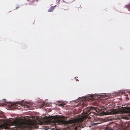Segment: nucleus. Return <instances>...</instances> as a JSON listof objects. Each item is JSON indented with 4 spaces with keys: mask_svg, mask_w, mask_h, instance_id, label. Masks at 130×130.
I'll return each instance as SVG.
<instances>
[{
    "mask_svg": "<svg viewBox=\"0 0 130 130\" xmlns=\"http://www.w3.org/2000/svg\"><path fill=\"white\" fill-rule=\"evenodd\" d=\"M126 92H128L129 93V92H130V90H128V91Z\"/></svg>",
    "mask_w": 130,
    "mask_h": 130,
    "instance_id": "15",
    "label": "nucleus"
},
{
    "mask_svg": "<svg viewBox=\"0 0 130 130\" xmlns=\"http://www.w3.org/2000/svg\"><path fill=\"white\" fill-rule=\"evenodd\" d=\"M82 122V120L79 119L69 121L58 119L54 122L53 123L57 130L61 129V125L64 126L63 127L65 128L64 130H77V127L80 126Z\"/></svg>",
    "mask_w": 130,
    "mask_h": 130,
    "instance_id": "2",
    "label": "nucleus"
},
{
    "mask_svg": "<svg viewBox=\"0 0 130 130\" xmlns=\"http://www.w3.org/2000/svg\"><path fill=\"white\" fill-rule=\"evenodd\" d=\"M18 104L22 106L25 108H29V107L34 106L33 105V103L31 102H28L23 100V101L18 102Z\"/></svg>",
    "mask_w": 130,
    "mask_h": 130,
    "instance_id": "4",
    "label": "nucleus"
},
{
    "mask_svg": "<svg viewBox=\"0 0 130 130\" xmlns=\"http://www.w3.org/2000/svg\"><path fill=\"white\" fill-rule=\"evenodd\" d=\"M14 106V105H13L12 104H11V106L12 107H14V106Z\"/></svg>",
    "mask_w": 130,
    "mask_h": 130,
    "instance_id": "14",
    "label": "nucleus"
},
{
    "mask_svg": "<svg viewBox=\"0 0 130 130\" xmlns=\"http://www.w3.org/2000/svg\"><path fill=\"white\" fill-rule=\"evenodd\" d=\"M9 122L10 124L6 122L4 120L0 119V130L4 129L7 130H32L37 127L38 125V123L33 118L29 119V121L27 122L13 120Z\"/></svg>",
    "mask_w": 130,
    "mask_h": 130,
    "instance_id": "1",
    "label": "nucleus"
},
{
    "mask_svg": "<svg viewBox=\"0 0 130 130\" xmlns=\"http://www.w3.org/2000/svg\"><path fill=\"white\" fill-rule=\"evenodd\" d=\"M98 124V123H93V124H92V125H96L97 124Z\"/></svg>",
    "mask_w": 130,
    "mask_h": 130,
    "instance_id": "11",
    "label": "nucleus"
},
{
    "mask_svg": "<svg viewBox=\"0 0 130 130\" xmlns=\"http://www.w3.org/2000/svg\"><path fill=\"white\" fill-rule=\"evenodd\" d=\"M3 101H4V104L2 105V106H3V105H5L6 104V103L5 102V99H4V100H3Z\"/></svg>",
    "mask_w": 130,
    "mask_h": 130,
    "instance_id": "12",
    "label": "nucleus"
},
{
    "mask_svg": "<svg viewBox=\"0 0 130 130\" xmlns=\"http://www.w3.org/2000/svg\"><path fill=\"white\" fill-rule=\"evenodd\" d=\"M58 101L59 102V103H60V104L58 105L63 107L64 105H66V103L67 102H64L63 101Z\"/></svg>",
    "mask_w": 130,
    "mask_h": 130,
    "instance_id": "7",
    "label": "nucleus"
},
{
    "mask_svg": "<svg viewBox=\"0 0 130 130\" xmlns=\"http://www.w3.org/2000/svg\"><path fill=\"white\" fill-rule=\"evenodd\" d=\"M116 94L115 93L111 94L109 93H103L101 94H94L93 95H91L90 96L84 97L82 99H81L79 101L78 100H75V102H77L80 101L77 105H80V106L83 107L84 106H86L87 103V101H93L96 100L95 101L98 100L99 101H101L102 99H106L108 98H111L112 97V96H116Z\"/></svg>",
    "mask_w": 130,
    "mask_h": 130,
    "instance_id": "3",
    "label": "nucleus"
},
{
    "mask_svg": "<svg viewBox=\"0 0 130 130\" xmlns=\"http://www.w3.org/2000/svg\"><path fill=\"white\" fill-rule=\"evenodd\" d=\"M38 103L39 104V105H40L39 107L40 108L45 106L47 105L46 104L44 101L41 102L40 103L39 102Z\"/></svg>",
    "mask_w": 130,
    "mask_h": 130,
    "instance_id": "6",
    "label": "nucleus"
},
{
    "mask_svg": "<svg viewBox=\"0 0 130 130\" xmlns=\"http://www.w3.org/2000/svg\"><path fill=\"white\" fill-rule=\"evenodd\" d=\"M108 130H114L112 128H111L109 129Z\"/></svg>",
    "mask_w": 130,
    "mask_h": 130,
    "instance_id": "13",
    "label": "nucleus"
},
{
    "mask_svg": "<svg viewBox=\"0 0 130 130\" xmlns=\"http://www.w3.org/2000/svg\"><path fill=\"white\" fill-rule=\"evenodd\" d=\"M18 8V7H17L16 8V9H17Z\"/></svg>",
    "mask_w": 130,
    "mask_h": 130,
    "instance_id": "18",
    "label": "nucleus"
},
{
    "mask_svg": "<svg viewBox=\"0 0 130 130\" xmlns=\"http://www.w3.org/2000/svg\"><path fill=\"white\" fill-rule=\"evenodd\" d=\"M127 115H127L124 118L125 119H130V113H126Z\"/></svg>",
    "mask_w": 130,
    "mask_h": 130,
    "instance_id": "9",
    "label": "nucleus"
},
{
    "mask_svg": "<svg viewBox=\"0 0 130 130\" xmlns=\"http://www.w3.org/2000/svg\"><path fill=\"white\" fill-rule=\"evenodd\" d=\"M130 6V4H128L127 5L125 6L127 8H128Z\"/></svg>",
    "mask_w": 130,
    "mask_h": 130,
    "instance_id": "10",
    "label": "nucleus"
},
{
    "mask_svg": "<svg viewBox=\"0 0 130 130\" xmlns=\"http://www.w3.org/2000/svg\"><path fill=\"white\" fill-rule=\"evenodd\" d=\"M129 11H130V7L128 9Z\"/></svg>",
    "mask_w": 130,
    "mask_h": 130,
    "instance_id": "16",
    "label": "nucleus"
},
{
    "mask_svg": "<svg viewBox=\"0 0 130 130\" xmlns=\"http://www.w3.org/2000/svg\"><path fill=\"white\" fill-rule=\"evenodd\" d=\"M56 5L54 6H52L48 10V12H51L55 8V7L56 6Z\"/></svg>",
    "mask_w": 130,
    "mask_h": 130,
    "instance_id": "8",
    "label": "nucleus"
},
{
    "mask_svg": "<svg viewBox=\"0 0 130 130\" xmlns=\"http://www.w3.org/2000/svg\"><path fill=\"white\" fill-rule=\"evenodd\" d=\"M101 109H99V110H101Z\"/></svg>",
    "mask_w": 130,
    "mask_h": 130,
    "instance_id": "19",
    "label": "nucleus"
},
{
    "mask_svg": "<svg viewBox=\"0 0 130 130\" xmlns=\"http://www.w3.org/2000/svg\"><path fill=\"white\" fill-rule=\"evenodd\" d=\"M78 80V79H77V81Z\"/></svg>",
    "mask_w": 130,
    "mask_h": 130,
    "instance_id": "20",
    "label": "nucleus"
},
{
    "mask_svg": "<svg viewBox=\"0 0 130 130\" xmlns=\"http://www.w3.org/2000/svg\"><path fill=\"white\" fill-rule=\"evenodd\" d=\"M96 105H97V106H98L99 105V104H98V103H97Z\"/></svg>",
    "mask_w": 130,
    "mask_h": 130,
    "instance_id": "17",
    "label": "nucleus"
},
{
    "mask_svg": "<svg viewBox=\"0 0 130 130\" xmlns=\"http://www.w3.org/2000/svg\"><path fill=\"white\" fill-rule=\"evenodd\" d=\"M93 108L92 107H88L83 110L82 113L85 115H91V116L95 115V113L94 112H92L91 111V110Z\"/></svg>",
    "mask_w": 130,
    "mask_h": 130,
    "instance_id": "5",
    "label": "nucleus"
}]
</instances>
